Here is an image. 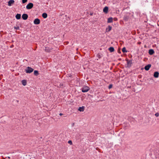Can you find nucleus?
<instances>
[{"label":"nucleus","mask_w":159,"mask_h":159,"mask_svg":"<svg viewBox=\"0 0 159 159\" xmlns=\"http://www.w3.org/2000/svg\"><path fill=\"white\" fill-rule=\"evenodd\" d=\"M34 70V69L30 67H28L25 70V71L26 73H30Z\"/></svg>","instance_id":"nucleus-1"},{"label":"nucleus","mask_w":159,"mask_h":159,"mask_svg":"<svg viewBox=\"0 0 159 159\" xmlns=\"http://www.w3.org/2000/svg\"><path fill=\"white\" fill-rule=\"evenodd\" d=\"M89 89L88 86H85L83 87L82 89V91L83 93H85L88 92Z\"/></svg>","instance_id":"nucleus-2"},{"label":"nucleus","mask_w":159,"mask_h":159,"mask_svg":"<svg viewBox=\"0 0 159 159\" xmlns=\"http://www.w3.org/2000/svg\"><path fill=\"white\" fill-rule=\"evenodd\" d=\"M126 61L127 62V67H130L131 66V64H132V60H129L128 59H126Z\"/></svg>","instance_id":"nucleus-3"},{"label":"nucleus","mask_w":159,"mask_h":159,"mask_svg":"<svg viewBox=\"0 0 159 159\" xmlns=\"http://www.w3.org/2000/svg\"><path fill=\"white\" fill-rule=\"evenodd\" d=\"M33 4L32 3H29L26 6V8L27 9H31L33 7Z\"/></svg>","instance_id":"nucleus-4"},{"label":"nucleus","mask_w":159,"mask_h":159,"mask_svg":"<svg viewBox=\"0 0 159 159\" xmlns=\"http://www.w3.org/2000/svg\"><path fill=\"white\" fill-rule=\"evenodd\" d=\"M40 23V20L38 18L35 19L34 21V23L35 25H38Z\"/></svg>","instance_id":"nucleus-5"},{"label":"nucleus","mask_w":159,"mask_h":159,"mask_svg":"<svg viewBox=\"0 0 159 159\" xmlns=\"http://www.w3.org/2000/svg\"><path fill=\"white\" fill-rule=\"evenodd\" d=\"M22 17L24 20H26L28 17V15L27 14H24L22 15Z\"/></svg>","instance_id":"nucleus-6"},{"label":"nucleus","mask_w":159,"mask_h":159,"mask_svg":"<svg viewBox=\"0 0 159 159\" xmlns=\"http://www.w3.org/2000/svg\"><path fill=\"white\" fill-rule=\"evenodd\" d=\"M15 2L14 0H10L8 2V5L9 6H11L13 5Z\"/></svg>","instance_id":"nucleus-7"},{"label":"nucleus","mask_w":159,"mask_h":159,"mask_svg":"<svg viewBox=\"0 0 159 159\" xmlns=\"http://www.w3.org/2000/svg\"><path fill=\"white\" fill-rule=\"evenodd\" d=\"M151 65L150 64H149L147 65L146 66L144 67V69L146 70H148L151 67Z\"/></svg>","instance_id":"nucleus-8"},{"label":"nucleus","mask_w":159,"mask_h":159,"mask_svg":"<svg viewBox=\"0 0 159 159\" xmlns=\"http://www.w3.org/2000/svg\"><path fill=\"white\" fill-rule=\"evenodd\" d=\"M108 8L107 7H105L103 9V11L105 13H107L108 12Z\"/></svg>","instance_id":"nucleus-9"},{"label":"nucleus","mask_w":159,"mask_h":159,"mask_svg":"<svg viewBox=\"0 0 159 159\" xmlns=\"http://www.w3.org/2000/svg\"><path fill=\"white\" fill-rule=\"evenodd\" d=\"M112 29V27L110 25H109L108 27L106 28V32H109Z\"/></svg>","instance_id":"nucleus-10"},{"label":"nucleus","mask_w":159,"mask_h":159,"mask_svg":"<svg viewBox=\"0 0 159 159\" xmlns=\"http://www.w3.org/2000/svg\"><path fill=\"white\" fill-rule=\"evenodd\" d=\"M159 72L157 71H156L154 73L153 76L155 78H157L159 76Z\"/></svg>","instance_id":"nucleus-11"},{"label":"nucleus","mask_w":159,"mask_h":159,"mask_svg":"<svg viewBox=\"0 0 159 159\" xmlns=\"http://www.w3.org/2000/svg\"><path fill=\"white\" fill-rule=\"evenodd\" d=\"M154 53V50L152 49H150L149 50L148 53L150 55L153 54Z\"/></svg>","instance_id":"nucleus-12"},{"label":"nucleus","mask_w":159,"mask_h":159,"mask_svg":"<svg viewBox=\"0 0 159 159\" xmlns=\"http://www.w3.org/2000/svg\"><path fill=\"white\" fill-rule=\"evenodd\" d=\"M84 106H82V107H80L78 109V110L80 112H83L84 111Z\"/></svg>","instance_id":"nucleus-13"},{"label":"nucleus","mask_w":159,"mask_h":159,"mask_svg":"<svg viewBox=\"0 0 159 159\" xmlns=\"http://www.w3.org/2000/svg\"><path fill=\"white\" fill-rule=\"evenodd\" d=\"M113 22V18L112 17H109L108 18L107 23H111Z\"/></svg>","instance_id":"nucleus-14"},{"label":"nucleus","mask_w":159,"mask_h":159,"mask_svg":"<svg viewBox=\"0 0 159 159\" xmlns=\"http://www.w3.org/2000/svg\"><path fill=\"white\" fill-rule=\"evenodd\" d=\"M16 17L17 20L20 19L21 18V15L20 14H17L16 16Z\"/></svg>","instance_id":"nucleus-15"},{"label":"nucleus","mask_w":159,"mask_h":159,"mask_svg":"<svg viewBox=\"0 0 159 159\" xmlns=\"http://www.w3.org/2000/svg\"><path fill=\"white\" fill-rule=\"evenodd\" d=\"M108 49H109V51L111 52H114V48L113 47H110L108 48Z\"/></svg>","instance_id":"nucleus-16"},{"label":"nucleus","mask_w":159,"mask_h":159,"mask_svg":"<svg viewBox=\"0 0 159 159\" xmlns=\"http://www.w3.org/2000/svg\"><path fill=\"white\" fill-rule=\"evenodd\" d=\"M42 16L43 18H46L47 17L48 15L46 13H44L42 14Z\"/></svg>","instance_id":"nucleus-17"},{"label":"nucleus","mask_w":159,"mask_h":159,"mask_svg":"<svg viewBox=\"0 0 159 159\" xmlns=\"http://www.w3.org/2000/svg\"><path fill=\"white\" fill-rule=\"evenodd\" d=\"M26 81L25 80H23L22 81V84L24 86H25L26 85Z\"/></svg>","instance_id":"nucleus-18"},{"label":"nucleus","mask_w":159,"mask_h":159,"mask_svg":"<svg viewBox=\"0 0 159 159\" xmlns=\"http://www.w3.org/2000/svg\"><path fill=\"white\" fill-rule=\"evenodd\" d=\"M39 73L38 71L36 70H35L34 71V75L35 76H37L39 75Z\"/></svg>","instance_id":"nucleus-19"},{"label":"nucleus","mask_w":159,"mask_h":159,"mask_svg":"<svg viewBox=\"0 0 159 159\" xmlns=\"http://www.w3.org/2000/svg\"><path fill=\"white\" fill-rule=\"evenodd\" d=\"M97 57L98 58L100 59L102 57V55L101 53H98L97 54Z\"/></svg>","instance_id":"nucleus-20"},{"label":"nucleus","mask_w":159,"mask_h":159,"mask_svg":"<svg viewBox=\"0 0 159 159\" xmlns=\"http://www.w3.org/2000/svg\"><path fill=\"white\" fill-rule=\"evenodd\" d=\"M122 51L124 53L127 52V50H126V48L125 47H124L122 49Z\"/></svg>","instance_id":"nucleus-21"},{"label":"nucleus","mask_w":159,"mask_h":159,"mask_svg":"<svg viewBox=\"0 0 159 159\" xmlns=\"http://www.w3.org/2000/svg\"><path fill=\"white\" fill-rule=\"evenodd\" d=\"M45 50L46 52H48L50 51V50L48 48L45 47Z\"/></svg>","instance_id":"nucleus-22"},{"label":"nucleus","mask_w":159,"mask_h":159,"mask_svg":"<svg viewBox=\"0 0 159 159\" xmlns=\"http://www.w3.org/2000/svg\"><path fill=\"white\" fill-rule=\"evenodd\" d=\"M14 29L16 30H18L20 29V28L19 26H17V27L14 26Z\"/></svg>","instance_id":"nucleus-23"},{"label":"nucleus","mask_w":159,"mask_h":159,"mask_svg":"<svg viewBox=\"0 0 159 159\" xmlns=\"http://www.w3.org/2000/svg\"><path fill=\"white\" fill-rule=\"evenodd\" d=\"M27 1V0H22V2L23 3H25Z\"/></svg>","instance_id":"nucleus-24"},{"label":"nucleus","mask_w":159,"mask_h":159,"mask_svg":"<svg viewBox=\"0 0 159 159\" xmlns=\"http://www.w3.org/2000/svg\"><path fill=\"white\" fill-rule=\"evenodd\" d=\"M155 115L156 117H158L159 116V113L158 112H157L155 113Z\"/></svg>","instance_id":"nucleus-25"},{"label":"nucleus","mask_w":159,"mask_h":159,"mask_svg":"<svg viewBox=\"0 0 159 159\" xmlns=\"http://www.w3.org/2000/svg\"><path fill=\"white\" fill-rule=\"evenodd\" d=\"M68 143L69 144H70V145H71L72 144V142L71 141V140L68 141Z\"/></svg>","instance_id":"nucleus-26"},{"label":"nucleus","mask_w":159,"mask_h":159,"mask_svg":"<svg viewBox=\"0 0 159 159\" xmlns=\"http://www.w3.org/2000/svg\"><path fill=\"white\" fill-rule=\"evenodd\" d=\"M112 85L111 84L109 85L108 86L109 89H111L112 88Z\"/></svg>","instance_id":"nucleus-27"},{"label":"nucleus","mask_w":159,"mask_h":159,"mask_svg":"<svg viewBox=\"0 0 159 159\" xmlns=\"http://www.w3.org/2000/svg\"><path fill=\"white\" fill-rule=\"evenodd\" d=\"M114 19L115 20H117V18H114Z\"/></svg>","instance_id":"nucleus-28"},{"label":"nucleus","mask_w":159,"mask_h":159,"mask_svg":"<svg viewBox=\"0 0 159 159\" xmlns=\"http://www.w3.org/2000/svg\"><path fill=\"white\" fill-rule=\"evenodd\" d=\"M59 115H60V116H61V115H63V114L62 113H60L59 114Z\"/></svg>","instance_id":"nucleus-29"},{"label":"nucleus","mask_w":159,"mask_h":159,"mask_svg":"<svg viewBox=\"0 0 159 159\" xmlns=\"http://www.w3.org/2000/svg\"><path fill=\"white\" fill-rule=\"evenodd\" d=\"M7 157L8 159H10V157Z\"/></svg>","instance_id":"nucleus-30"},{"label":"nucleus","mask_w":159,"mask_h":159,"mask_svg":"<svg viewBox=\"0 0 159 159\" xmlns=\"http://www.w3.org/2000/svg\"><path fill=\"white\" fill-rule=\"evenodd\" d=\"M74 125V123H73L72 125V126H73Z\"/></svg>","instance_id":"nucleus-31"},{"label":"nucleus","mask_w":159,"mask_h":159,"mask_svg":"<svg viewBox=\"0 0 159 159\" xmlns=\"http://www.w3.org/2000/svg\"><path fill=\"white\" fill-rule=\"evenodd\" d=\"M124 19L125 20H126L127 19V18H125Z\"/></svg>","instance_id":"nucleus-32"},{"label":"nucleus","mask_w":159,"mask_h":159,"mask_svg":"<svg viewBox=\"0 0 159 159\" xmlns=\"http://www.w3.org/2000/svg\"><path fill=\"white\" fill-rule=\"evenodd\" d=\"M124 19L125 20H126L127 19V18H125Z\"/></svg>","instance_id":"nucleus-33"},{"label":"nucleus","mask_w":159,"mask_h":159,"mask_svg":"<svg viewBox=\"0 0 159 159\" xmlns=\"http://www.w3.org/2000/svg\"><path fill=\"white\" fill-rule=\"evenodd\" d=\"M124 19L125 20H126L127 19V18H125Z\"/></svg>","instance_id":"nucleus-34"}]
</instances>
